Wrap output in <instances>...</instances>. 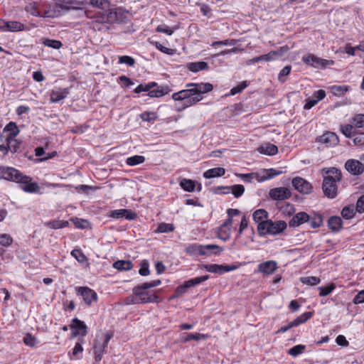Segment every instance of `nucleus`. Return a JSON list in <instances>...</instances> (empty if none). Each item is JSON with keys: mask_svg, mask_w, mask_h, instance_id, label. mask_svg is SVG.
<instances>
[{"mask_svg": "<svg viewBox=\"0 0 364 364\" xmlns=\"http://www.w3.org/2000/svg\"><path fill=\"white\" fill-rule=\"evenodd\" d=\"M187 89L182 90L172 95V99L175 101H181V107L177 108L181 111L191 107L203 99V94L213 90V86L209 82L188 83Z\"/></svg>", "mask_w": 364, "mask_h": 364, "instance_id": "1", "label": "nucleus"}, {"mask_svg": "<svg viewBox=\"0 0 364 364\" xmlns=\"http://www.w3.org/2000/svg\"><path fill=\"white\" fill-rule=\"evenodd\" d=\"M87 5L102 10L95 13L94 18L99 23L112 24L121 21L122 14L116 8L110 9L109 0H86Z\"/></svg>", "mask_w": 364, "mask_h": 364, "instance_id": "2", "label": "nucleus"}, {"mask_svg": "<svg viewBox=\"0 0 364 364\" xmlns=\"http://www.w3.org/2000/svg\"><path fill=\"white\" fill-rule=\"evenodd\" d=\"M322 190L324 196L328 198H335L338 195L337 183L342 179V173L336 167L323 168Z\"/></svg>", "mask_w": 364, "mask_h": 364, "instance_id": "3", "label": "nucleus"}, {"mask_svg": "<svg viewBox=\"0 0 364 364\" xmlns=\"http://www.w3.org/2000/svg\"><path fill=\"white\" fill-rule=\"evenodd\" d=\"M287 228V223L283 220L273 222L271 220H266L257 225V231L260 235H276L282 233Z\"/></svg>", "mask_w": 364, "mask_h": 364, "instance_id": "4", "label": "nucleus"}, {"mask_svg": "<svg viewBox=\"0 0 364 364\" xmlns=\"http://www.w3.org/2000/svg\"><path fill=\"white\" fill-rule=\"evenodd\" d=\"M133 294L137 295L140 304L156 303L159 301V296L154 292L146 290L141 285H137L132 289Z\"/></svg>", "mask_w": 364, "mask_h": 364, "instance_id": "5", "label": "nucleus"}, {"mask_svg": "<svg viewBox=\"0 0 364 364\" xmlns=\"http://www.w3.org/2000/svg\"><path fill=\"white\" fill-rule=\"evenodd\" d=\"M113 337V333L109 331L105 335V338L102 342L97 341L94 345V355L95 360L100 362L105 353H106V348H107L108 343L111 338Z\"/></svg>", "mask_w": 364, "mask_h": 364, "instance_id": "6", "label": "nucleus"}, {"mask_svg": "<svg viewBox=\"0 0 364 364\" xmlns=\"http://www.w3.org/2000/svg\"><path fill=\"white\" fill-rule=\"evenodd\" d=\"M68 11L69 8H66V6L62 4L55 3L53 4H49L48 7L42 12V18H58Z\"/></svg>", "mask_w": 364, "mask_h": 364, "instance_id": "7", "label": "nucleus"}, {"mask_svg": "<svg viewBox=\"0 0 364 364\" xmlns=\"http://www.w3.org/2000/svg\"><path fill=\"white\" fill-rule=\"evenodd\" d=\"M0 178L17 183L22 179V172L10 166H0Z\"/></svg>", "mask_w": 364, "mask_h": 364, "instance_id": "8", "label": "nucleus"}, {"mask_svg": "<svg viewBox=\"0 0 364 364\" xmlns=\"http://www.w3.org/2000/svg\"><path fill=\"white\" fill-rule=\"evenodd\" d=\"M302 61L315 68H326L327 66L333 65L334 62L333 60L323 59L313 54H308L302 57Z\"/></svg>", "mask_w": 364, "mask_h": 364, "instance_id": "9", "label": "nucleus"}, {"mask_svg": "<svg viewBox=\"0 0 364 364\" xmlns=\"http://www.w3.org/2000/svg\"><path fill=\"white\" fill-rule=\"evenodd\" d=\"M76 294L81 296L84 302L87 306H91L93 301H97L98 296L97 293L87 287H80L76 288Z\"/></svg>", "mask_w": 364, "mask_h": 364, "instance_id": "10", "label": "nucleus"}, {"mask_svg": "<svg viewBox=\"0 0 364 364\" xmlns=\"http://www.w3.org/2000/svg\"><path fill=\"white\" fill-rule=\"evenodd\" d=\"M201 268L205 269L207 272L223 274L224 273L235 270L237 266L232 264H204L201 265Z\"/></svg>", "mask_w": 364, "mask_h": 364, "instance_id": "11", "label": "nucleus"}, {"mask_svg": "<svg viewBox=\"0 0 364 364\" xmlns=\"http://www.w3.org/2000/svg\"><path fill=\"white\" fill-rule=\"evenodd\" d=\"M292 186L298 192L302 194H309L313 191V186L304 178L296 176L294 177L291 181Z\"/></svg>", "mask_w": 364, "mask_h": 364, "instance_id": "12", "label": "nucleus"}, {"mask_svg": "<svg viewBox=\"0 0 364 364\" xmlns=\"http://www.w3.org/2000/svg\"><path fill=\"white\" fill-rule=\"evenodd\" d=\"M70 328L72 330L70 338H74L77 336H85L87 333V327L84 321L74 318L72 320V323L70 325Z\"/></svg>", "mask_w": 364, "mask_h": 364, "instance_id": "13", "label": "nucleus"}, {"mask_svg": "<svg viewBox=\"0 0 364 364\" xmlns=\"http://www.w3.org/2000/svg\"><path fill=\"white\" fill-rule=\"evenodd\" d=\"M18 183L20 188L26 193H38L40 186L36 182H32V178L24 175L22 173V179L19 180Z\"/></svg>", "mask_w": 364, "mask_h": 364, "instance_id": "14", "label": "nucleus"}, {"mask_svg": "<svg viewBox=\"0 0 364 364\" xmlns=\"http://www.w3.org/2000/svg\"><path fill=\"white\" fill-rule=\"evenodd\" d=\"M63 5H65L66 8H69V10L80 11L81 17L91 18L89 15L90 11L83 9V7L87 5L86 0H65Z\"/></svg>", "mask_w": 364, "mask_h": 364, "instance_id": "15", "label": "nucleus"}, {"mask_svg": "<svg viewBox=\"0 0 364 364\" xmlns=\"http://www.w3.org/2000/svg\"><path fill=\"white\" fill-rule=\"evenodd\" d=\"M26 29V26L16 21H6L3 19H1L0 21V31H7V32H18L23 31Z\"/></svg>", "mask_w": 364, "mask_h": 364, "instance_id": "16", "label": "nucleus"}, {"mask_svg": "<svg viewBox=\"0 0 364 364\" xmlns=\"http://www.w3.org/2000/svg\"><path fill=\"white\" fill-rule=\"evenodd\" d=\"M291 196V191L286 187L274 188L269 191V197L274 200H284Z\"/></svg>", "mask_w": 364, "mask_h": 364, "instance_id": "17", "label": "nucleus"}, {"mask_svg": "<svg viewBox=\"0 0 364 364\" xmlns=\"http://www.w3.org/2000/svg\"><path fill=\"white\" fill-rule=\"evenodd\" d=\"M109 217L115 219L125 218L129 220H134L136 218L137 215L130 209H117L112 210Z\"/></svg>", "mask_w": 364, "mask_h": 364, "instance_id": "18", "label": "nucleus"}, {"mask_svg": "<svg viewBox=\"0 0 364 364\" xmlns=\"http://www.w3.org/2000/svg\"><path fill=\"white\" fill-rule=\"evenodd\" d=\"M346 169L353 175H360L364 171V165L358 160L348 159L345 164Z\"/></svg>", "mask_w": 364, "mask_h": 364, "instance_id": "19", "label": "nucleus"}, {"mask_svg": "<svg viewBox=\"0 0 364 364\" xmlns=\"http://www.w3.org/2000/svg\"><path fill=\"white\" fill-rule=\"evenodd\" d=\"M70 93V88H59L52 90L50 95V101L53 103H57L60 100L66 98Z\"/></svg>", "mask_w": 364, "mask_h": 364, "instance_id": "20", "label": "nucleus"}, {"mask_svg": "<svg viewBox=\"0 0 364 364\" xmlns=\"http://www.w3.org/2000/svg\"><path fill=\"white\" fill-rule=\"evenodd\" d=\"M309 220V215L305 212H299L294 215L289 220V225L290 227H299V225L307 223Z\"/></svg>", "mask_w": 364, "mask_h": 364, "instance_id": "21", "label": "nucleus"}, {"mask_svg": "<svg viewBox=\"0 0 364 364\" xmlns=\"http://www.w3.org/2000/svg\"><path fill=\"white\" fill-rule=\"evenodd\" d=\"M277 263L274 260H269L258 265V271L264 274H272L277 269Z\"/></svg>", "mask_w": 364, "mask_h": 364, "instance_id": "22", "label": "nucleus"}, {"mask_svg": "<svg viewBox=\"0 0 364 364\" xmlns=\"http://www.w3.org/2000/svg\"><path fill=\"white\" fill-rule=\"evenodd\" d=\"M319 141L327 146H333L338 143V137L335 133L327 132L320 136Z\"/></svg>", "mask_w": 364, "mask_h": 364, "instance_id": "23", "label": "nucleus"}, {"mask_svg": "<svg viewBox=\"0 0 364 364\" xmlns=\"http://www.w3.org/2000/svg\"><path fill=\"white\" fill-rule=\"evenodd\" d=\"M218 188L220 190H228L227 192H223L224 194L229 193L231 191L235 198L240 197L245 192L244 186L240 184L232 186H220Z\"/></svg>", "mask_w": 364, "mask_h": 364, "instance_id": "24", "label": "nucleus"}, {"mask_svg": "<svg viewBox=\"0 0 364 364\" xmlns=\"http://www.w3.org/2000/svg\"><path fill=\"white\" fill-rule=\"evenodd\" d=\"M171 92L168 85L156 86V89L152 88L147 94L150 97H161Z\"/></svg>", "mask_w": 364, "mask_h": 364, "instance_id": "25", "label": "nucleus"}, {"mask_svg": "<svg viewBox=\"0 0 364 364\" xmlns=\"http://www.w3.org/2000/svg\"><path fill=\"white\" fill-rule=\"evenodd\" d=\"M264 173L265 174H264V175L260 174V177H259V178H258V182H263L264 181L272 179V178L283 173V171L279 169H276V168H268V169H264Z\"/></svg>", "mask_w": 364, "mask_h": 364, "instance_id": "26", "label": "nucleus"}, {"mask_svg": "<svg viewBox=\"0 0 364 364\" xmlns=\"http://www.w3.org/2000/svg\"><path fill=\"white\" fill-rule=\"evenodd\" d=\"M186 252L189 255H205V252L203 250V245L198 243H193L187 246Z\"/></svg>", "mask_w": 364, "mask_h": 364, "instance_id": "27", "label": "nucleus"}, {"mask_svg": "<svg viewBox=\"0 0 364 364\" xmlns=\"http://www.w3.org/2000/svg\"><path fill=\"white\" fill-rule=\"evenodd\" d=\"M258 151L260 154H266L268 156H274L278 152V148L276 145L272 144H264L258 148Z\"/></svg>", "mask_w": 364, "mask_h": 364, "instance_id": "28", "label": "nucleus"}, {"mask_svg": "<svg viewBox=\"0 0 364 364\" xmlns=\"http://www.w3.org/2000/svg\"><path fill=\"white\" fill-rule=\"evenodd\" d=\"M307 223H309L310 228H317L322 225L323 224V217L321 214L317 213H313L309 215V220H308Z\"/></svg>", "mask_w": 364, "mask_h": 364, "instance_id": "29", "label": "nucleus"}, {"mask_svg": "<svg viewBox=\"0 0 364 364\" xmlns=\"http://www.w3.org/2000/svg\"><path fill=\"white\" fill-rule=\"evenodd\" d=\"M343 221L338 216H331L328 220V226L333 232H338L342 228Z\"/></svg>", "mask_w": 364, "mask_h": 364, "instance_id": "30", "label": "nucleus"}, {"mask_svg": "<svg viewBox=\"0 0 364 364\" xmlns=\"http://www.w3.org/2000/svg\"><path fill=\"white\" fill-rule=\"evenodd\" d=\"M187 68L193 73H197L200 70H207L209 69V65L204 61L189 63L187 65Z\"/></svg>", "mask_w": 364, "mask_h": 364, "instance_id": "31", "label": "nucleus"}, {"mask_svg": "<svg viewBox=\"0 0 364 364\" xmlns=\"http://www.w3.org/2000/svg\"><path fill=\"white\" fill-rule=\"evenodd\" d=\"M5 141L8 144L9 151H11V153H18L21 151V142L15 139V138L6 137Z\"/></svg>", "mask_w": 364, "mask_h": 364, "instance_id": "32", "label": "nucleus"}, {"mask_svg": "<svg viewBox=\"0 0 364 364\" xmlns=\"http://www.w3.org/2000/svg\"><path fill=\"white\" fill-rule=\"evenodd\" d=\"M225 173V168L222 167L213 168L207 170L203 173V177L205 178H212L215 177H220Z\"/></svg>", "mask_w": 364, "mask_h": 364, "instance_id": "33", "label": "nucleus"}, {"mask_svg": "<svg viewBox=\"0 0 364 364\" xmlns=\"http://www.w3.org/2000/svg\"><path fill=\"white\" fill-rule=\"evenodd\" d=\"M112 267L119 271H129L133 268V264L130 260H117Z\"/></svg>", "mask_w": 364, "mask_h": 364, "instance_id": "34", "label": "nucleus"}, {"mask_svg": "<svg viewBox=\"0 0 364 364\" xmlns=\"http://www.w3.org/2000/svg\"><path fill=\"white\" fill-rule=\"evenodd\" d=\"M4 132H9L6 137L15 138L19 133L16 124L14 122H9L4 128Z\"/></svg>", "mask_w": 364, "mask_h": 364, "instance_id": "35", "label": "nucleus"}, {"mask_svg": "<svg viewBox=\"0 0 364 364\" xmlns=\"http://www.w3.org/2000/svg\"><path fill=\"white\" fill-rule=\"evenodd\" d=\"M24 11L31 16L42 18V13L38 9L37 3L35 1L27 3L24 7Z\"/></svg>", "mask_w": 364, "mask_h": 364, "instance_id": "36", "label": "nucleus"}, {"mask_svg": "<svg viewBox=\"0 0 364 364\" xmlns=\"http://www.w3.org/2000/svg\"><path fill=\"white\" fill-rule=\"evenodd\" d=\"M203 250L205 252V255H218L223 251V248L214 244L203 245Z\"/></svg>", "mask_w": 364, "mask_h": 364, "instance_id": "37", "label": "nucleus"}, {"mask_svg": "<svg viewBox=\"0 0 364 364\" xmlns=\"http://www.w3.org/2000/svg\"><path fill=\"white\" fill-rule=\"evenodd\" d=\"M83 343H85V339L82 337L79 338L77 339V342L73 348L72 355L75 357V359H80L82 358V353L83 351L82 344Z\"/></svg>", "mask_w": 364, "mask_h": 364, "instance_id": "38", "label": "nucleus"}, {"mask_svg": "<svg viewBox=\"0 0 364 364\" xmlns=\"http://www.w3.org/2000/svg\"><path fill=\"white\" fill-rule=\"evenodd\" d=\"M268 215L269 214L267 211L264 209H258L253 213L252 218L254 221L259 224V223L266 221V220H267Z\"/></svg>", "mask_w": 364, "mask_h": 364, "instance_id": "39", "label": "nucleus"}, {"mask_svg": "<svg viewBox=\"0 0 364 364\" xmlns=\"http://www.w3.org/2000/svg\"><path fill=\"white\" fill-rule=\"evenodd\" d=\"M179 185L182 189L187 192L194 191L196 187L195 181L187 178L181 179Z\"/></svg>", "mask_w": 364, "mask_h": 364, "instance_id": "40", "label": "nucleus"}, {"mask_svg": "<svg viewBox=\"0 0 364 364\" xmlns=\"http://www.w3.org/2000/svg\"><path fill=\"white\" fill-rule=\"evenodd\" d=\"M313 314V311L304 312V314H301L293 321V325H294L295 327H296L302 323H304L312 317Z\"/></svg>", "mask_w": 364, "mask_h": 364, "instance_id": "41", "label": "nucleus"}, {"mask_svg": "<svg viewBox=\"0 0 364 364\" xmlns=\"http://www.w3.org/2000/svg\"><path fill=\"white\" fill-rule=\"evenodd\" d=\"M341 132L346 138H352L357 133L353 124H345L341 126Z\"/></svg>", "mask_w": 364, "mask_h": 364, "instance_id": "42", "label": "nucleus"}, {"mask_svg": "<svg viewBox=\"0 0 364 364\" xmlns=\"http://www.w3.org/2000/svg\"><path fill=\"white\" fill-rule=\"evenodd\" d=\"M330 89L333 95L341 97L348 91L349 87L347 85H333Z\"/></svg>", "mask_w": 364, "mask_h": 364, "instance_id": "43", "label": "nucleus"}, {"mask_svg": "<svg viewBox=\"0 0 364 364\" xmlns=\"http://www.w3.org/2000/svg\"><path fill=\"white\" fill-rule=\"evenodd\" d=\"M157 86V83L156 82H150L147 84H140L134 90V92L136 94H139L141 92H148L151 90L152 88H154Z\"/></svg>", "mask_w": 364, "mask_h": 364, "instance_id": "44", "label": "nucleus"}, {"mask_svg": "<svg viewBox=\"0 0 364 364\" xmlns=\"http://www.w3.org/2000/svg\"><path fill=\"white\" fill-rule=\"evenodd\" d=\"M209 275H204L202 277H198L195 278H192L188 281L185 282L186 286L189 289L196 285H198L209 279Z\"/></svg>", "mask_w": 364, "mask_h": 364, "instance_id": "45", "label": "nucleus"}, {"mask_svg": "<svg viewBox=\"0 0 364 364\" xmlns=\"http://www.w3.org/2000/svg\"><path fill=\"white\" fill-rule=\"evenodd\" d=\"M306 348V347L305 345L299 344L289 348L287 353L292 357H297L298 355L302 354L305 351Z\"/></svg>", "mask_w": 364, "mask_h": 364, "instance_id": "46", "label": "nucleus"}, {"mask_svg": "<svg viewBox=\"0 0 364 364\" xmlns=\"http://www.w3.org/2000/svg\"><path fill=\"white\" fill-rule=\"evenodd\" d=\"M205 337V336L204 334L199 333H184L181 337V340L183 342L186 343L191 340L199 341L202 338H203Z\"/></svg>", "mask_w": 364, "mask_h": 364, "instance_id": "47", "label": "nucleus"}, {"mask_svg": "<svg viewBox=\"0 0 364 364\" xmlns=\"http://www.w3.org/2000/svg\"><path fill=\"white\" fill-rule=\"evenodd\" d=\"M145 157L141 155H134L133 156L128 157L126 160L127 165L133 166L144 163Z\"/></svg>", "mask_w": 364, "mask_h": 364, "instance_id": "48", "label": "nucleus"}, {"mask_svg": "<svg viewBox=\"0 0 364 364\" xmlns=\"http://www.w3.org/2000/svg\"><path fill=\"white\" fill-rule=\"evenodd\" d=\"M356 210H355L353 205L346 206L341 211V215L343 218L349 220L353 218L355 215Z\"/></svg>", "mask_w": 364, "mask_h": 364, "instance_id": "49", "label": "nucleus"}, {"mask_svg": "<svg viewBox=\"0 0 364 364\" xmlns=\"http://www.w3.org/2000/svg\"><path fill=\"white\" fill-rule=\"evenodd\" d=\"M70 221L78 229H86L89 226V222L87 220L79 218H71Z\"/></svg>", "mask_w": 364, "mask_h": 364, "instance_id": "50", "label": "nucleus"}, {"mask_svg": "<svg viewBox=\"0 0 364 364\" xmlns=\"http://www.w3.org/2000/svg\"><path fill=\"white\" fill-rule=\"evenodd\" d=\"M353 125L357 128L364 127V114H357L351 119Z\"/></svg>", "mask_w": 364, "mask_h": 364, "instance_id": "51", "label": "nucleus"}, {"mask_svg": "<svg viewBox=\"0 0 364 364\" xmlns=\"http://www.w3.org/2000/svg\"><path fill=\"white\" fill-rule=\"evenodd\" d=\"M71 255L76 259V260L83 264L87 260V257L85 255V254L81 251V250L78 249H74L71 252Z\"/></svg>", "mask_w": 364, "mask_h": 364, "instance_id": "52", "label": "nucleus"}, {"mask_svg": "<svg viewBox=\"0 0 364 364\" xmlns=\"http://www.w3.org/2000/svg\"><path fill=\"white\" fill-rule=\"evenodd\" d=\"M218 237L223 241L228 240L230 237V228L220 226L218 231Z\"/></svg>", "mask_w": 364, "mask_h": 364, "instance_id": "53", "label": "nucleus"}, {"mask_svg": "<svg viewBox=\"0 0 364 364\" xmlns=\"http://www.w3.org/2000/svg\"><path fill=\"white\" fill-rule=\"evenodd\" d=\"M43 43L44 44V46H47V47L53 48L55 49H59L63 46V43L60 41L48 39V38H46L43 41Z\"/></svg>", "mask_w": 364, "mask_h": 364, "instance_id": "54", "label": "nucleus"}, {"mask_svg": "<svg viewBox=\"0 0 364 364\" xmlns=\"http://www.w3.org/2000/svg\"><path fill=\"white\" fill-rule=\"evenodd\" d=\"M336 288L334 284H331L326 287H319L318 290L319 291V296H326L330 294Z\"/></svg>", "mask_w": 364, "mask_h": 364, "instance_id": "55", "label": "nucleus"}, {"mask_svg": "<svg viewBox=\"0 0 364 364\" xmlns=\"http://www.w3.org/2000/svg\"><path fill=\"white\" fill-rule=\"evenodd\" d=\"M291 70V65H286L279 72L278 80L279 82L284 83L286 81V77L288 76Z\"/></svg>", "mask_w": 364, "mask_h": 364, "instance_id": "56", "label": "nucleus"}, {"mask_svg": "<svg viewBox=\"0 0 364 364\" xmlns=\"http://www.w3.org/2000/svg\"><path fill=\"white\" fill-rule=\"evenodd\" d=\"M174 230V226L173 224L162 223H160L157 228L156 231L158 232H171Z\"/></svg>", "mask_w": 364, "mask_h": 364, "instance_id": "57", "label": "nucleus"}, {"mask_svg": "<svg viewBox=\"0 0 364 364\" xmlns=\"http://www.w3.org/2000/svg\"><path fill=\"white\" fill-rule=\"evenodd\" d=\"M249 82L247 81H242L240 84H238L237 86L233 87L230 90V95H235L237 93L241 92L243 90H245L248 85Z\"/></svg>", "mask_w": 364, "mask_h": 364, "instance_id": "58", "label": "nucleus"}, {"mask_svg": "<svg viewBox=\"0 0 364 364\" xmlns=\"http://www.w3.org/2000/svg\"><path fill=\"white\" fill-rule=\"evenodd\" d=\"M238 176L242 180L251 182L252 179L255 178L258 181V178L260 177V173H240Z\"/></svg>", "mask_w": 364, "mask_h": 364, "instance_id": "59", "label": "nucleus"}, {"mask_svg": "<svg viewBox=\"0 0 364 364\" xmlns=\"http://www.w3.org/2000/svg\"><path fill=\"white\" fill-rule=\"evenodd\" d=\"M303 284H309L311 286L316 285L320 283L321 279L316 277H305L301 279Z\"/></svg>", "mask_w": 364, "mask_h": 364, "instance_id": "60", "label": "nucleus"}, {"mask_svg": "<svg viewBox=\"0 0 364 364\" xmlns=\"http://www.w3.org/2000/svg\"><path fill=\"white\" fill-rule=\"evenodd\" d=\"M149 264L147 260H143L141 262V267L139 270V274L141 276H147L150 274L149 269Z\"/></svg>", "mask_w": 364, "mask_h": 364, "instance_id": "61", "label": "nucleus"}, {"mask_svg": "<svg viewBox=\"0 0 364 364\" xmlns=\"http://www.w3.org/2000/svg\"><path fill=\"white\" fill-rule=\"evenodd\" d=\"M13 242L12 237L8 234L0 235V244L5 247H9Z\"/></svg>", "mask_w": 364, "mask_h": 364, "instance_id": "62", "label": "nucleus"}, {"mask_svg": "<svg viewBox=\"0 0 364 364\" xmlns=\"http://www.w3.org/2000/svg\"><path fill=\"white\" fill-rule=\"evenodd\" d=\"M119 63L126 64L129 66H134L135 64V60L129 55H122L119 58Z\"/></svg>", "mask_w": 364, "mask_h": 364, "instance_id": "63", "label": "nucleus"}, {"mask_svg": "<svg viewBox=\"0 0 364 364\" xmlns=\"http://www.w3.org/2000/svg\"><path fill=\"white\" fill-rule=\"evenodd\" d=\"M355 210L359 213H364V195L358 198L356 202Z\"/></svg>", "mask_w": 364, "mask_h": 364, "instance_id": "64", "label": "nucleus"}]
</instances>
